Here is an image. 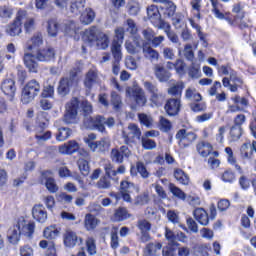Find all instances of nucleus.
<instances>
[{
    "instance_id": "nucleus-8",
    "label": "nucleus",
    "mask_w": 256,
    "mask_h": 256,
    "mask_svg": "<svg viewBox=\"0 0 256 256\" xmlns=\"http://www.w3.org/2000/svg\"><path fill=\"white\" fill-rule=\"evenodd\" d=\"M59 29H61L66 33H71V31H75V23L67 22L59 25V23H57V20L55 19H51L48 21L47 31L50 37H57V33H59Z\"/></svg>"
},
{
    "instance_id": "nucleus-17",
    "label": "nucleus",
    "mask_w": 256,
    "mask_h": 256,
    "mask_svg": "<svg viewBox=\"0 0 256 256\" xmlns=\"http://www.w3.org/2000/svg\"><path fill=\"white\" fill-rule=\"evenodd\" d=\"M134 191H137L135 184L127 180H123L120 183V193L122 194L123 201H126V203H131V193Z\"/></svg>"
},
{
    "instance_id": "nucleus-11",
    "label": "nucleus",
    "mask_w": 256,
    "mask_h": 256,
    "mask_svg": "<svg viewBox=\"0 0 256 256\" xmlns=\"http://www.w3.org/2000/svg\"><path fill=\"white\" fill-rule=\"evenodd\" d=\"M41 184L45 185L49 193H57V191H59V186H57V182H55L51 170H46L41 173Z\"/></svg>"
},
{
    "instance_id": "nucleus-34",
    "label": "nucleus",
    "mask_w": 256,
    "mask_h": 256,
    "mask_svg": "<svg viewBox=\"0 0 256 256\" xmlns=\"http://www.w3.org/2000/svg\"><path fill=\"white\" fill-rule=\"evenodd\" d=\"M132 97L135 99L137 105L143 107L147 103V98L145 97V92L143 89L136 87L132 89Z\"/></svg>"
},
{
    "instance_id": "nucleus-22",
    "label": "nucleus",
    "mask_w": 256,
    "mask_h": 256,
    "mask_svg": "<svg viewBox=\"0 0 256 256\" xmlns=\"http://www.w3.org/2000/svg\"><path fill=\"white\" fill-rule=\"evenodd\" d=\"M18 223L22 224L20 226L21 234L28 239H33V234L35 233V222H27L25 219H18Z\"/></svg>"
},
{
    "instance_id": "nucleus-54",
    "label": "nucleus",
    "mask_w": 256,
    "mask_h": 256,
    "mask_svg": "<svg viewBox=\"0 0 256 256\" xmlns=\"http://www.w3.org/2000/svg\"><path fill=\"white\" fill-rule=\"evenodd\" d=\"M136 169L139 175H141L142 179H149V171H147V167H145V164L143 162H137L136 163Z\"/></svg>"
},
{
    "instance_id": "nucleus-46",
    "label": "nucleus",
    "mask_w": 256,
    "mask_h": 256,
    "mask_svg": "<svg viewBox=\"0 0 256 256\" xmlns=\"http://www.w3.org/2000/svg\"><path fill=\"white\" fill-rule=\"evenodd\" d=\"M124 28L127 31V33H130V35H136L138 28H137V23H135V20L129 18L126 20L124 23Z\"/></svg>"
},
{
    "instance_id": "nucleus-56",
    "label": "nucleus",
    "mask_w": 256,
    "mask_h": 256,
    "mask_svg": "<svg viewBox=\"0 0 256 256\" xmlns=\"http://www.w3.org/2000/svg\"><path fill=\"white\" fill-rule=\"evenodd\" d=\"M138 119L141 125L145 127H151L153 125V118L147 114H139Z\"/></svg>"
},
{
    "instance_id": "nucleus-13",
    "label": "nucleus",
    "mask_w": 256,
    "mask_h": 256,
    "mask_svg": "<svg viewBox=\"0 0 256 256\" xmlns=\"http://www.w3.org/2000/svg\"><path fill=\"white\" fill-rule=\"evenodd\" d=\"M124 39H125V28H117L115 30V38L111 45V53H113L115 57H119V53H121V45H123Z\"/></svg>"
},
{
    "instance_id": "nucleus-49",
    "label": "nucleus",
    "mask_w": 256,
    "mask_h": 256,
    "mask_svg": "<svg viewBox=\"0 0 256 256\" xmlns=\"http://www.w3.org/2000/svg\"><path fill=\"white\" fill-rule=\"evenodd\" d=\"M111 103L116 111H119L121 107H123V102L121 100V96L117 94V92L111 93Z\"/></svg>"
},
{
    "instance_id": "nucleus-45",
    "label": "nucleus",
    "mask_w": 256,
    "mask_h": 256,
    "mask_svg": "<svg viewBox=\"0 0 256 256\" xmlns=\"http://www.w3.org/2000/svg\"><path fill=\"white\" fill-rule=\"evenodd\" d=\"M77 165L80 173L84 175V177H87V175H89V160L79 158L77 161Z\"/></svg>"
},
{
    "instance_id": "nucleus-21",
    "label": "nucleus",
    "mask_w": 256,
    "mask_h": 256,
    "mask_svg": "<svg viewBox=\"0 0 256 256\" xmlns=\"http://www.w3.org/2000/svg\"><path fill=\"white\" fill-rule=\"evenodd\" d=\"M99 83V74L97 73V70L90 69L84 77V87L86 91H91L93 89L94 85H97Z\"/></svg>"
},
{
    "instance_id": "nucleus-53",
    "label": "nucleus",
    "mask_w": 256,
    "mask_h": 256,
    "mask_svg": "<svg viewBox=\"0 0 256 256\" xmlns=\"http://www.w3.org/2000/svg\"><path fill=\"white\" fill-rule=\"evenodd\" d=\"M153 25H155V27H158V29H163L164 33H167L171 30V24L162 20L161 16L159 17V19L153 21Z\"/></svg>"
},
{
    "instance_id": "nucleus-23",
    "label": "nucleus",
    "mask_w": 256,
    "mask_h": 256,
    "mask_svg": "<svg viewBox=\"0 0 256 256\" xmlns=\"http://www.w3.org/2000/svg\"><path fill=\"white\" fill-rule=\"evenodd\" d=\"M154 75L160 83H167V81L171 79V72L165 69L161 64L154 65Z\"/></svg>"
},
{
    "instance_id": "nucleus-59",
    "label": "nucleus",
    "mask_w": 256,
    "mask_h": 256,
    "mask_svg": "<svg viewBox=\"0 0 256 256\" xmlns=\"http://www.w3.org/2000/svg\"><path fill=\"white\" fill-rule=\"evenodd\" d=\"M218 74L219 75H229V77L233 74L235 70L231 68V64H226L222 66H218Z\"/></svg>"
},
{
    "instance_id": "nucleus-28",
    "label": "nucleus",
    "mask_w": 256,
    "mask_h": 256,
    "mask_svg": "<svg viewBox=\"0 0 256 256\" xmlns=\"http://www.w3.org/2000/svg\"><path fill=\"white\" fill-rule=\"evenodd\" d=\"M1 89L4 95H8L9 97H15V91H17V87H15V81L13 79H6L2 82Z\"/></svg>"
},
{
    "instance_id": "nucleus-7",
    "label": "nucleus",
    "mask_w": 256,
    "mask_h": 256,
    "mask_svg": "<svg viewBox=\"0 0 256 256\" xmlns=\"http://www.w3.org/2000/svg\"><path fill=\"white\" fill-rule=\"evenodd\" d=\"M179 147L181 149H187V147L193 145L197 141V135L193 131H187V129H180L175 135Z\"/></svg>"
},
{
    "instance_id": "nucleus-41",
    "label": "nucleus",
    "mask_w": 256,
    "mask_h": 256,
    "mask_svg": "<svg viewBox=\"0 0 256 256\" xmlns=\"http://www.w3.org/2000/svg\"><path fill=\"white\" fill-rule=\"evenodd\" d=\"M186 99H189L190 101H196V103H199L201 99V94L197 92L195 88H188L185 93Z\"/></svg>"
},
{
    "instance_id": "nucleus-37",
    "label": "nucleus",
    "mask_w": 256,
    "mask_h": 256,
    "mask_svg": "<svg viewBox=\"0 0 256 256\" xmlns=\"http://www.w3.org/2000/svg\"><path fill=\"white\" fill-rule=\"evenodd\" d=\"M150 101L155 105V107H161L165 101V95L158 90L154 94L150 95Z\"/></svg>"
},
{
    "instance_id": "nucleus-30",
    "label": "nucleus",
    "mask_w": 256,
    "mask_h": 256,
    "mask_svg": "<svg viewBox=\"0 0 256 256\" xmlns=\"http://www.w3.org/2000/svg\"><path fill=\"white\" fill-rule=\"evenodd\" d=\"M100 221L97 217L91 213L85 215L84 218V227L87 231H93L97 229V225H99Z\"/></svg>"
},
{
    "instance_id": "nucleus-63",
    "label": "nucleus",
    "mask_w": 256,
    "mask_h": 256,
    "mask_svg": "<svg viewBox=\"0 0 256 256\" xmlns=\"http://www.w3.org/2000/svg\"><path fill=\"white\" fill-rule=\"evenodd\" d=\"M144 89L150 93V95H153L159 91V88H157V84H153V82L145 81L144 82Z\"/></svg>"
},
{
    "instance_id": "nucleus-64",
    "label": "nucleus",
    "mask_w": 256,
    "mask_h": 256,
    "mask_svg": "<svg viewBox=\"0 0 256 256\" xmlns=\"http://www.w3.org/2000/svg\"><path fill=\"white\" fill-rule=\"evenodd\" d=\"M96 185L98 189H109L111 187V180H109L107 177H103L97 182Z\"/></svg>"
},
{
    "instance_id": "nucleus-57",
    "label": "nucleus",
    "mask_w": 256,
    "mask_h": 256,
    "mask_svg": "<svg viewBox=\"0 0 256 256\" xmlns=\"http://www.w3.org/2000/svg\"><path fill=\"white\" fill-rule=\"evenodd\" d=\"M35 139L39 144L45 143V141H49V139H51V131L37 133L35 135Z\"/></svg>"
},
{
    "instance_id": "nucleus-60",
    "label": "nucleus",
    "mask_w": 256,
    "mask_h": 256,
    "mask_svg": "<svg viewBox=\"0 0 256 256\" xmlns=\"http://www.w3.org/2000/svg\"><path fill=\"white\" fill-rule=\"evenodd\" d=\"M162 55L164 59H167L168 61H173V59H175V50L171 47H164Z\"/></svg>"
},
{
    "instance_id": "nucleus-48",
    "label": "nucleus",
    "mask_w": 256,
    "mask_h": 256,
    "mask_svg": "<svg viewBox=\"0 0 256 256\" xmlns=\"http://www.w3.org/2000/svg\"><path fill=\"white\" fill-rule=\"evenodd\" d=\"M212 4V13H214L215 17L217 19H226L229 21V18H225V14H223L221 11H219V1L217 0H210Z\"/></svg>"
},
{
    "instance_id": "nucleus-14",
    "label": "nucleus",
    "mask_w": 256,
    "mask_h": 256,
    "mask_svg": "<svg viewBox=\"0 0 256 256\" xmlns=\"http://www.w3.org/2000/svg\"><path fill=\"white\" fill-rule=\"evenodd\" d=\"M143 45L145 42L142 37H133V41L125 42V49L130 55H137V53H141V49H143Z\"/></svg>"
},
{
    "instance_id": "nucleus-40",
    "label": "nucleus",
    "mask_w": 256,
    "mask_h": 256,
    "mask_svg": "<svg viewBox=\"0 0 256 256\" xmlns=\"http://www.w3.org/2000/svg\"><path fill=\"white\" fill-rule=\"evenodd\" d=\"M129 211H127V208L120 207L118 208L114 213V220L115 221H125L126 219H129Z\"/></svg>"
},
{
    "instance_id": "nucleus-61",
    "label": "nucleus",
    "mask_w": 256,
    "mask_h": 256,
    "mask_svg": "<svg viewBox=\"0 0 256 256\" xmlns=\"http://www.w3.org/2000/svg\"><path fill=\"white\" fill-rule=\"evenodd\" d=\"M141 7L138 2H130L128 4V13L129 15L135 16L139 14Z\"/></svg>"
},
{
    "instance_id": "nucleus-55",
    "label": "nucleus",
    "mask_w": 256,
    "mask_h": 256,
    "mask_svg": "<svg viewBox=\"0 0 256 256\" xmlns=\"http://www.w3.org/2000/svg\"><path fill=\"white\" fill-rule=\"evenodd\" d=\"M142 147L143 149H146L147 151H151L157 147V143L155 140H151L149 138H142Z\"/></svg>"
},
{
    "instance_id": "nucleus-19",
    "label": "nucleus",
    "mask_w": 256,
    "mask_h": 256,
    "mask_svg": "<svg viewBox=\"0 0 256 256\" xmlns=\"http://www.w3.org/2000/svg\"><path fill=\"white\" fill-rule=\"evenodd\" d=\"M84 126L86 129H96L97 131H100V133H104L105 126L101 125V116H96L95 118L85 115L84 118Z\"/></svg>"
},
{
    "instance_id": "nucleus-29",
    "label": "nucleus",
    "mask_w": 256,
    "mask_h": 256,
    "mask_svg": "<svg viewBox=\"0 0 256 256\" xmlns=\"http://www.w3.org/2000/svg\"><path fill=\"white\" fill-rule=\"evenodd\" d=\"M80 14V23H82V25H91V23L95 21L96 14L95 10L92 8H86L85 11Z\"/></svg>"
},
{
    "instance_id": "nucleus-20",
    "label": "nucleus",
    "mask_w": 256,
    "mask_h": 256,
    "mask_svg": "<svg viewBox=\"0 0 256 256\" xmlns=\"http://www.w3.org/2000/svg\"><path fill=\"white\" fill-rule=\"evenodd\" d=\"M41 45H43V34L36 33L30 40L27 41L24 51L25 53H27V51H32L30 53H34V51H37Z\"/></svg>"
},
{
    "instance_id": "nucleus-12",
    "label": "nucleus",
    "mask_w": 256,
    "mask_h": 256,
    "mask_svg": "<svg viewBox=\"0 0 256 256\" xmlns=\"http://www.w3.org/2000/svg\"><path fill=\"white\" fill-rule=\"evenodd\" d=\"M85 143L88 144V147L94 153H105L106 151H109V147H111V140H109V138H102L96 142L85 139Z\"/></svg>"
},
{
    "instance_id": "nucleus-5",
    "label": "nucleus",
    "mask_w": 256,
    "mask_h": 256,
    "mask_svg": "<svg viewBox=\"0 0 256 256\" xmlns=\"http://www.w3.org/2000/svg\"><path fill=\"white\" fill-rule=\"evenodd\" d=\"M76 79L77 72L75 70H71L69 76L61 78L57 89L58 94H60L61 97L69 95V93H71V88L77 83Z\"/></svg>"
},
{
    "instance_id": "nucleus-35",
    "label": "nucleus",
    "mask_w": 256,
    "mask_h": 256,
    "mask_svg": "<svg viewBox=\"0 0 256 256\" xmlns=\"http://www.w3.org/2000/svg\"><path fill=\"white\" fill-rule=\"evenodd\" d=\"M174 177L176 179V181H178V183H181V185H188L189 184V175H187V173H185V171H183L180 168H177L174 170Z\"/></svg>"
},
{
    "instance_id": "nucleus-38",
    "label": "nucleus",
    "mask_w": 256,
    "mask_h": 256,
    "mask_svg": "<svg viewBox=\"0 0 256 256\" xmlns=\"http://www.w3.org/2000/svg\"><path fill=\"white\" fill-rule=\"evenodd\" d=\"M73 130L67 127H62L58 129V134L56 135L57 141H67L69 136L72 135Z\"/></svg>"
},
{
    "instance_id": "nucleus-39",
    "label": "nucleus",
    "mask_w": 256,
    "mask_h": 256,
    "mask_svg": "<svg viewBox=\"0 0 256 256\" xmlns=\"http://www.w3.org/2000/svg\"><path fill=\"white\" fill-rule=\"evenodd\" d=\"M112 56H113V59H114V62L112 64V72L114 75H119V72L121 71V60L123 59V53L120 52L118 54V57L115 56L114 53H112Z\"/></svg>"
},
{
    "instance_id": "nucleus-32",
    "label": "nucleus",
    "mask_w": 256,
    "mask_h": 256,
    "mask_svg": "<svg viewBox=\"0 0 256 256\" xmlns=\"http://www.w3.org/2000/svg\"><path fill=\"white\" fill-rule=\"evenodd\" d=\"M161 249H163L161 242L149 243L146 246L145 253L147 256H159L161 255Z\"/></svg>"
},
{
    "instance_id": "nucleus-18",
    "label": "nucleus",
    "mask_w": 256,
    "mask_h": 256,
    "mask_svg": "<svg viewBox=\"0 0 256 256\" xmlns=\"http://www.w3.org/2000/svg\"><path fill=\"white\" fill-rule=\"evenodd\" d=\"M164 109L170 117H175V115L179 114L181 109V99L179 98H170L167 100Z\"/></svg>"
},
{
    "instance_id": "nucleus-15",
    "label": "nucleus",
    "mask_w": 256,
    "mask_h": 256,
    "mask_svg": "<svg viewBox=\"0 0 256 256\" xmlns=\"http://www.w3.org/2000/svg\"><path fill=\"white\" fill-rule=\"evenodd\" d=\"M63 243L65 247H68L69 249H73L75 245H83V239L79 238L77 236V233H75L72 230H67L63 234Z\"/></svg>"
},
{
    "instance_id": "nucleus-42",
    "label": "nucleus",
    "mask_w": 256,
    "mask_h": 256,
    "mask_svg": "<svg viewBox=\"0 0 256 256\" xmlns=\"http://www.w3.org/2000/svg\"><path fill=\"white\" fill-rule=\"evenodd\" d=\"M185 85L183 82H178L168 89L169 95H174V97H181Z\"/></svg>"
},
{
    "instance_id": "nucleus-58",
    "label": "nucleus",
    "mask_w": 256,
    "mask_h": 256,
    "mask_svg": "<svg viewBox=\"0 0 256 256\" xmlns=\"http://www.w3.org/2000/svg\"><path fill=\"white\" fill-rule=\"evenodd\" d=\"M86 247L89 255H95L97 253V246L95 245V239L88 238L86 240Z\"/></svg>"
},
{
    "instance_id": "nucleus-24",
    "label": "nucleus",
    "mask_w": 256,
    "mask_h": 256,
    "mask_svg": "<svg viewBox=\"0 0 256 256\" xmlns=\"http://www.w3.org/2000/svg\"><path fill=\"white\" fill-rule=\"evenodd\" d=\"M142 53L145 59L151 61V63H157V61H159V51L155 50L145 42L142 47Z\"/></svg>"
},
{
    "instance_id": "nucleus-26",
    "label": "nucleus",
    "mask_w": 256,
    "mask_h": 256,
    "mask_svg": "<svg viewBox=\"0 0 256 256\" xmlns=\"http://www.w3.org/2000/svg\"><path fill=\"white\" fill-rule=\"evenodd\" d=\"M32 216L38 223H45V221H47V211L45 210V206L42 204L35 205L32 209Z\"/></svg>"
},
{
    "instance_id": "nucleus-16",
    "label": "nucleus",
    "mask_w": 256,
    "mask_h": 256,
    "mask_svg": "<svg viewBox=\"0 0 256 256\" xmlns=\"http://www.w3.org/2000/svg\"><path fill=\"white\" fill-rule=\"evenodd\" d=\"M23 224L19 223V220H17L16 223L13 224L12 227L8 229L7 232V239L9 243H12V245H17L19 241H21V226Z\"/></svg>"
},
{
    "instance_id": "nucleus-36",
    "label": "nucleus",
    "mask_w": 256,
    "mask_h": 256,
    "mask_svg": "<svg viewBox=\"0 0 256 256\" xmlns=\"http://www.w3.org/2000/svg\"><path fill=\"white\" fill-rule=\"evenodd\" d=\"M240 155L242 159H253V150L251 143H244L240 148Z\"/></svg>"
},
{
    "instance_id": "nucleus-2",
    "label": "nucleus",
    "mask_w": 256,
    "mask_h": 256,
    "mask_svg": "<svg viewBox=\"0 0 256 256\" xmlns=\"http://www.w3.org/2000/svg\"><path fill=\"white\" fill-rule=\"evenodd\" d=\"M84 37L88 43H95L98 49H107L109 47V36L100 32L96 26H91L84 32Z\"/></svg>"
},
{
    "instance_id": "nucleus-44",
    "label": "nucleus",
    "mask_w": 256,
    "mask_h": 256,
    "mask_svg": "<svg viewBox=\"0 0 256 256\" xmlns=\"http://www.w3.org/2000/svg\"><path fill=\"white\" fill-rule=\"evenodd\" d=\"M43 235L45 237V239H57V237H59V230H57V228L50 226L44 229L43 231Z\"/></svg>"
},
{
    "instance_id": "nucleus-62",
    "label": "nucleus",
    "mask_w": 256,
    "mask_h": 256,
    "mask_svg": "<svg viewBox=\"0 0 256 256\" xmlns=\"http://www.w3.org/2000/svg\"><path fill=\"white\" fill-rule=\"evenodd\" d=\"M137 226L142 233H147V231H151V223L147 220H139Z\"/></svg>"
},
{
    "instance_id": "nucleus-43",
    "label": "nucleus",
    "mask_w": 256,
    "mask_h": 256,
    "mask_svg": "<svg viewBox=\"0 0 256 256\" xmlns=\"http://www.w3.org/2000/svg\"><path fill=\"white\" fill-rule=\"evenodd\" d=\"M147 15L151 23H153V21H157V19L161 17V14L159 13V8H157V6L155 5H151L147 8Z\"/></svg>"
},
{
    "instance_id": "nucleus-9",
    "label": "nucleus",
    "mask_w": 256,
    "mask_h": 256,
    "mask_svg": "<svg viewBox=\"0 0 256 256\" xmlns=\"http://www.w3.org/2000/svg\"><path fill=\"white\" fill-rule=\"evenodd\" d=\"M133 153L128 146H120L119 148H112L110 152V158L113 163H117V165H121L124 163L125 159H129Z\"/></svg>"
},
{
    "instance_id": "nucleus-6",
    "label": "nucleus",
    "mask_w": 256,
    "mask_h": 256,
    "mask_svg": "<svg viewBox=\"0 0 256 256\" xmlns=\"http://www.w3.org/2000/svg\"><path fill=\"white\" fill-rule=\"evenodd\" d=\"M79 101L77 98H72L67 104H66V110L64 114L63 121L66 123V125H73L77 123V110L79 109Z\"/></svg>"
},
{
    "instance_id": "nucleus-47",
    "label": "nucleus",
    "mask_w": 256,
    "mask_h": 256,
    "mask_svg": "<svg viewBox=\"0 0 256 256\" xmlns=\"http://www.w3.org/2000/svg\"><path fill=\"white\" fill-rule=\"evenodd\" d=\"M13 7L9 5L0 6V17L1 19H11L13 17Z\"/></svg>"
},
{
    "instance_id": "nucleus-52",
    "label": "nucleus",
    "mask_w": 256,
    "mask_h": 256,
    "mask_svg": "<svg viewBox=\"0 0 256 256\" xmlns=\"http://www.w3.org/2000/svg\"><path fill=\"white\" fill-rule=\"evenodd\" d=\"M243 129L239 126H232L230 129L231 141H239L241 139Z\"/></svg>"
},
{
    "instance_id": "nucleus-33",
    "label": "nucleus",
    "mask_w": 256,
    "mask_h": 256,
    "mask_svg": "<svg viewBox=\"0 0 256 256\" xmlns=\"http://www.w3.org/2000/svg\"><path fill=\"white\" fill-rule=\"evenodd\" d=\"M87 0H71L70 11L73 15H81L85 11Z\"/></svg>"
},
{
    "instance_id": "nucleus-50",
    "label": "nucleus",
    "mask_w": 256,
    "mask_h": 256,
    "mask_svg": "<svg viewBox=\"0 0 256 256\" xmlns=\"http://www.w3.org/2000/svg\"><path fill=\"white\" fill-rule=\"evenodd\" d=\"M169 189L171 193L174 195V197H177L178 199H182V201H185L187 196L185 195V192H183V190H181L174 184H170Z\"/></svg>"
},
{
    "instance_id": "nucleus-4",
    "label": "nucleus",
    "mask_w": 256,
    "mask_h": 256,
    "mask_svg": "<svg viewBox=\"0 0 256 256\" xmlns=\"http://www.w3.org/2000/svg\"><path fill=\"white\" fill-rule=\"evenodd\" d=\"M25 19H27V12L25 10H19L13 22L6 27L7 35H10V37L21 35V33H23L22 25Z\"/></svg>"
},
{
    "instance_id": "nucleus-51",
    "label": "nucleus",
    "mask_w": 256,
    "mask_h": 256,
    "mask_svg": "<svg viewBox=\"0 0 256 256\" xmlns=\"http://www.w3.org/2000/svg\"><path fill=\"white\" fill-rule=\"evenodd\" d=\"M159 123H160L159 129L164 133H169V130L173 127V125L171 124V121H169L167 118L162 116L160 117Z\"/></svg>"
},
{
    "instance_id": "nucleus-1",
    "label": "nucleus",
    "mask_w": 256,
    "mask_h": 256,
    "mask_svg": "<svg viewBox=\"0 0 256 256\" xmlns=\"http://www.w3.org/2000/svg\"><path fill=\"white\" fill-rule=\"evenodd\" d=\"M55 59V49L52 47L39 48L31 52H25L23 61L25 67L30 71V73H37V69H39V63L36 61H40L41 63H49V61H53ZM36 60V61H35Z\"/></svg>"
},
{
    "instance_id": "nucleus-31",
    "label": "nucleus",
    "mask_w": 256,
    "mask_h": 256,
    "mask_svg": "<svg viewBox=\"0 0 256 256\" xmlns=\"http://www.w3.org/2000/svg\"><path fill=\"white\" fill-rule=\"evenodd\" d=\"M196 150L201 157H208L213 151V146L209 142L201 141L196 144Z\"/></svg>"
},
{
    "instance_id": "nucleus-25",
    "label": "nucleus",
    "mask_w": 256,
    "mask_h": 256,
    "mask_svg": "<svg viewBox=\"0 0 256 256\" xmlns=\"http://www.w3.org/2000/svg\"><path fill=\"white\" fill-rule=\"evenodd\" d=\"M193 217L200 225H203V227H207V225H209V214L204 210V208L198 207L194 209Z\"/></svg>"
},
{
    "instance_id": "nucleus-27",
    "label": "nucleus",
    "mask_w": 256,
    "mask_h": 256,
    "mask_svg": "<svg viewBox=\"0 0 256 256\" xmlns=\"http://www.w3.org/2000/svg\"><path fill=\"white\" fill-rule=\"evenodd\" d=\"M76 151H79V143L75 140H70L59 147V153L62 155H73Z\"/></svg>"
},
{
    "instance_id": "nucleus-10",
    "label": "nucleus",
    "mask_w": 256,
    "mask_h": 256,
    "mask_svg": "<svg viewBox=\"0 0 256 256\" xmlns=\"http://www.w3.org/2000/svg\"><path fill=\"white\" fill-rule=\"evenodd\" d=\"M122 139H124L125 145L133 143V139H141V129L135 123L128 125L127 130L122 131Z\"/></svg>"
},
{
    "instance_id": "nucleus-3",
    "label": "nucleus",
    "mask_w": 256,
    "mask_h": 256,
    "mask_svg": "<svg viewBox=\"0 0 256 256\" xmlns=\"http://www.w3.org/2000/svg\"><path fill=\"white\" fill-rule=\"evenodd\" d=\"M41 93V84L35 79L28 81L23 89L21 95V101L24 105H28L31 101L35 100V97Z\"/></svg>"
}]
</instances>
